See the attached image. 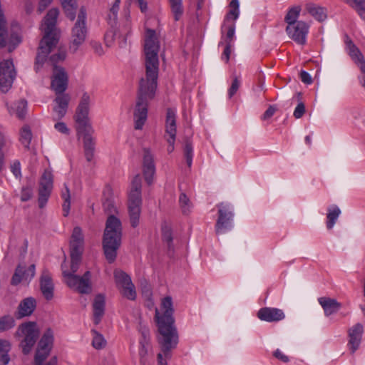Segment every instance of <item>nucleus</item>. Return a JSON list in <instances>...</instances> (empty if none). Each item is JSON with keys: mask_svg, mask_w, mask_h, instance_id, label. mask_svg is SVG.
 Instances as JSON below:
<instances>
[{"mask_svg": "<svg viewBox=\"0 0 365 365\" xmlns=\"http://www.w3.org/2000/svg\"><path fill=\"white\" fill-rule=\"evenodd\" d=\"M159 49L160 43L155 31L147 29L144 43L145 77L140 79L138 96L133 111L136 130L143 128L148 117V101L154 98L157 88Z\"/></svg>", "mask_w": 365, "mask_h": 365, "instance_id": "1", "label": "nucleus"}, {"mask_svg": "<svg viewBox=\"0 0 365 365\" xmlns=\"http://www.w3.org/2000/svg\"><path fill=\"white\" fill-rule=\"evenodd\" d=\"M161 312L155 309V319L161 336L158 339L161 353L158 354V365H167V359L171 357V351L178 342V335L174 326L173 301L170 297H165L161 302Z\"/></svg>", "mask_w": 365, "mask_h": 365, "instance_id": "2", "label": "nucleus"}, {"mask_svg": "<svg viewBox=\"0 0 365 365\" xmlns=\"http://www.w3.org/2000/svg\"><path fill=\"white\" fill-rule=\"evenodd\" d=\"M58 16V10L56 8L50 9L44 18L41 24L43 38L40 41L36 56V64H42L48 53H52L48 61L54 66L56 63L66 59V49L63 46H57L58 42V32L56 29V19Z\"/></svg>", "mask_w": 365, "mask_h": 365, "instance_id": "3", "label": "nucleus"}, {"mask_svg": "<svg viewBox=\"0 0 365 365\" xmlns=\"http://www.w3.org/2000/svg\"><path fill=\"white\" fill-rule=\"evenodd\" d=\"M103 207L109 216L103 234V249L107 261L113 263L121 243L122 225L120 220L114 215L117 210L110 188L108 187L103 191Z\"/></svg>", "mask_w": 365, "mask_h": 365, "instance_id": "4", "label": "nucleus"}, {"mask_svg": "<svg viewBox=\"0 0 365 365\" xmlns=\"http://www.w3.org/2000/svg\"><path fill=\"white\" fill-rule=\"evenodd\" d=\"M91 98L87 93L82 95L76 108L74 120L76 123L78 133H83L84 153L88 161H91L94 155L95 142L91 136L93 129L89 123V106Z\"/></svg>", "mask_w": 365, "mask_h": 365, "instance_id": "5", "label": "nucleus"}, {"mask_svg": "<svg viewBox=\"0 0 365 365\" xmlns=\"http://www.w3.org/2000/svg\"><path fill=\"white\" fill-rule=\"evenodd\" d=\"M40 331L34 322H26L19 324L14 333V338L19 342V346L24 355L29 354L37 339Z\"/></svg>", "mask_w": 365, "mask_h": 365, "instance_id": "6", "label": "nucleus"}, {"mask_svg": "<svg viewBox=\"0 0 365 365\" xmlns=\"http://www.w3.org/2000/svg\"><path fill=\"white\" fill-rule=\"evenodd\" d=\"M141 187V178L140 175H136L131 182L128 200L130 222L133 227H136L139 224L142 205Z\"/></svg>", "mask_w": 365, "mask_h": 365, "instance_id": "7", "label": "nucleus"}, {"mask_svg": "<svg viewBox=\"0 0 365 365\" xmlns=\"http://www.w3.org/2000/svg\"><path fill=\"white\" fill-rule=\"evenodd\" d=\"M53 343V333L51 329H48L42 335L38 343L34 356V365H57L56 356L51 357L48 361L43 364L44 361L50 355Z\"/></svg>", "mask_w": 365, "mask_h": 365, "instance_id": "8", "label": "nucleus"}, {"mask_svg": "<svg viewBox=\"0 0 365 365\" xmlns=\"http://www.w3.org/2000/svg\"><path fill=\"white\" fill-rule=\"evenodd\" d=\"M88 33L86 26V11L84 7L79 10L77 20L72 28L71 41L69 43L70 52L75 53L85 42Z\"/></svg>", "mask_w": 365, "mask_h": 365, "instance_id": "9", "label": "nucleus"}, {"mask_svg": "<svg viewBox=\"0 0 365 365\" xmlns=\"http://www.w3.org/2000/svg\"><path fill=\"white\" fill-rule=\"evenodd\" d=\"M61 269L65 282L70 288L76 289L81 294H88L91 292V273L90 271H86L81 277L73 274L66 269V262L61 264Z\"/></svg>", "mask_w": 365, "mask_h": 365, "instance_id": "10", "label": "nucleus"}, {"mask_svg": "<svg viewBox=\"0 0 365 365\" xmlns=\"http://www.w3.org/2000/svg\"><path fill=\"white\" fill-rule=\"evenodd\" d=\"M6 19L3 11L0 9V47H8L9 52L14 51L21 43V38L19 34V25L11 26L9 32L6 30Z\"/></svg>", "mask_w": 365, "mask_h": 365, "instance_id": "11", "label": "nucleus"}, {"mask_svg": "<svg viewBox=\"0 0 365 365\" xmlns=\"http://www.w3.org/2000/svg\"><path fill=\"white\" fill-rule=\"evenodd\" d=\"M130 22L128 17L120 22L118 27H110L104 36L106 46L109 47L117 43L119 47H124L126 45L127 37L130 33Z\"/></svg>", "mask_w": 365, "mask_h": 365, "instance_id": "12", "label": "nucleus"}, {"mask_svg": "<svg viewBox=\"0 0 365 365\" xmlns=\"http://www.w3.org/2000/svg\"><path fill=\"white\" fill-rule=\"evenodd\" d=\"M113 277L120 294L129 300H135L136 291L130 277L124 271L118 269L114 270Z\"/></svg>", "mask_w": 365, "mask_h": 365, "instance_id": "13", "label": "nucleus"}, {"mask_svg": "<svg viewBox=\"0 0 365 365\" xmlns=\"http://www.w3.org/2000/svg\"><path fill=\"white\" fill-rule=\"evenodd\" d=\"M16 77V71L11 60L0 62V91L6 93L11 88Z\"/></svg>", "mask_w": 365, "mask_h": 365, "instance_id": "14", "label": "nucleus"}, {"mask_svg": "<svg viewBox=\"0 0 365 365\" xmlns=\"http://www.w3.org/2000/svg\"><path fill=\"white\" fill-rule=\"evenodd\" d=\"M177 133L176 114L172 108H168L165 119V133L164 138L168 146L167 150L169 153L173 152L175 149V142Z\"/></svg>", "mask_w": 365, "mask_h": 365, "instance_id": "15", "label": "nucleus"}, {"mask_svg": "<svg viewBox=\"0 0 365 365\" xmlns=\"http://www.w3.org/2000/svg\"><path fill=\"white\" fill-rule=\"evenodd\" d=\"M68 86V76L61 66H54L51 76V88L55 94L66 93Z\"/></svg>", "mask_w": 365, "mask_h": 365, "instance_id": "16", "label": "nucleus"}, {"mask_svg": "<svg viewBox=\"0 0 365 365\" xmlns=\"http://www.w3.org/2000/svg\"><path fill=\"white\" fill-rule=\"evenodd\" d=\"M218 219L215 225V231L217 235L223 234L232 227V220L233 213L227 205L221 203L218 205Z\"/></svg>", "mask_w": 365, "mask_h": 365, "instance_id": "17", "label": "nucleus"}, {"mask_svg": "<svg viewBox=\"0 0 365 365\" xmlns=\"http://www.w3.org/2000/svg\"><path fill=\"white\" fill-rule=\"evenodd\" d=\"M71 99L69 93L55 94L52 104V116L54 120H61L66 115Z\"/></svg>", "mask_w": 365, "mask_h": 365, "instance_id": "18", "label": "nucleus"}, {"mask_svg": "<svg viewBox=\"0 0 365 365\" xmlns=\"http://www.w3.org/2000/svg\"><path fill=\"white\" fill-rule=\"evenodd\" d=\"M39 184L38 200L39 207L42 208L46 204L53 188V175L51 171H44Z\"/></svg>", "mask_w": 365, "mask_h": 365, "instance_id": "19", "label": "nucleus"}, {"mask_svg": "<svg viewBox=\"0 0 365 365\" xmlns=\"http://www.w3.org/2000/svg\"><path fill=\"white\" fill-rule=\"evenodd\" d=\"M308 31L309 25L303 21L287 25L286 28V32L288 36L300 45L306 43V38Z\"/></svg>", "mask_w": 365, "mask_h": 365, "instance_id": "20", "label": "nucleus"}, {"mask_svg": "<svg viewBox=\"0 0 365 365\" xmlns=\"http://www.w3.org/2000/svg\"><path fill=\"white\" fill-rule=\"evenodd\" d=\"M364 333V326L357 323L348 330V346L351 354H354L360 346Z\"/></svg>", "mask_w": 365, "mask_h": 365, "instance_id": "21", "label": "nucleus"}, {"mask_svg": "<svg viewBox=\"0 0 365 365\" xmlns=\"http://www.w3.org/2000/svg\"><path fill=\"white\" fill-rule=\"evenodd\" d=\"M35 264H31L28 268L24 266L19 265L16 267V271L11 278V284L17 285L21 282H30L35 275Z\"/></svg>", "mask_w": 365, "mask_h": 365, "instance_id": "22", "label": "nucleus"}, {"mask_svg": "<svg viewBox=\"0 0 365 365\" xmlns=\"http://www.w3.org/2000/svg\"><path fill=\"white\" fill-rule=\"evenodd\" d=\"M143 172L145 180L148 185H151L155 173V167L153 155L148 149L143 150Z\"/></svg>", "mask_w": 365, "mask_h": 365, "instance_id": "23", "label": "nucleus"}, {"mask_svg": "<svg viewBox=\"0 0 365 365\" xmlns=\"http://www.w3.org/2000/svg\"><path fill=\"white\" fill-rule=\"evenodd\" d=\"M70 253L83 255L84 250V235L80 227H75L73 230L70 242Z\"/></svg>", "mask_w": 365, "mask_h": 365, "instance_id": "24", "label": "nucleus"}, {"mask_svg": "<svg viewBox=\"0 0 365 365\" xmlns=\"http://www.w3.org/2000/svg\"><path fill=\"white\" fill-rule=\"evenodd\" d=\"M40 288L43 297L47 300L53 297L54 285L51 274L47 269H43L40 277Z\"/></svg>", "mask_w": 365, "mask_h": 365, "instance_id": "25", "label": "nucleus"}, {"mask_svg": "<svg viewBox=\"0 0 365 365\" xmlns=\"http://www.w3.org/2000/svg\"><path fill=\"white\" fill-rule=\"evenodd\" d=\"M257 317L263 321L272 322H278L284 318V314L282 309L277 308L264 307L258 311Z\"/></svg>", "mask_w": 365, "mask_h": 365, "instance_id": "26", "label": "nucleus"}, {"mask_svg": "<svg viewBox=\"0 0 365 365\" xmlns=\"http://www.w3.org/2000/svg\"><path fill=\"white\" fill-rule=\"evenodd\" d=\"M36 307V300L32 297H28L23 299L18 307L16 314L17 319H22L25 317L31 315Z\"/></svg>", "mask_w": 365, "mask_h": 365, "instance_id": "27", "label": "nucleus"}, {"mask_svg": "<svg viewBox=\"0 0 365 365\" xmlns=\"http://www.w3.org/2000/svg\"><path fill=\"white\" fill-rule=\"evenodd\" d=\"M318 302L323 308L324 314L327 317L336 313L341 307V303L336 299L330 297H320L318 299Z\"/></svg>", "mask_w": 365, "mask_h": 365, "instance_id": "28", "label": "nucleus"}, {"mask_svg": "<svg viewBox=\"0 0 365 365\" xmlns=\"http://www.w3.org/2000/svg\"><path fill=\"white\" fill-rule=\"evenodd\" d=\"M347 52L352 59V61L359 66H363L365 65V60L363 54L353 41L346 37L345 41Z\"/></svg>", "mask_w": 365, "mask_h": 365, "instance_id": "29", "label": "nucleus"}, {"mask_svg": "<svg viewBox=\"0 0 365 365\" xmlns=\"http://www.w3.org/2000/svg\"><path fill=\"white\" fill-rule=\"evenodd\" d=\"M93 322L95 324H98L101 321L105 312V298L103 295H97L93 303Z\"/></svg>", "mask_w": 365, "mask_h": 365, "instance_id": "30", "label": "nucleus"}, {"mask_svg": "<svg viewBox=\"0 0 365 365\" xmlns=\"http://www.w3.org/2000/svg\"><path fill=\"white\" fill-rule=\"evenodd\" d=\"M305 9L309 14L319 21H322L327 18L325 9L315 4L308 3L306 4Z\"/></svg>", "mask_w": 365, "mask_h": 365, "instance_id": "31", "label": "nucleus"}, {"mask_svg": "<svg viewBox=\"0 0 365 365\" xmlns=\"http://www.w3.org/2000/svg\"><path fill=\"white\" fill-rule=\"evenodd\" d=\"M26 108L27 101L21 99L9 107V110L11 115H15L18 118L23 119L26 114Z\"/></svg>", "mask_w": 365, "mask_h": 365, "instance_id": "32", "label": "nucleus"}, {"mask_svg": "<svg viewBox=\"0 0 365 365\" xmlns=\"http://www.w3.org/2000/svg\"><path fill=\"white\" fill-rule=\"evenodd\" d=\"M32 139V133L29 125H24L19 133V140L26 150L30 149V143Z\"/></svg>", "mask_w": 365, "mask_h": 365, "instance_id": "33", "label": "nucleus"}, {"mask_svg": "<svg viewBox=\"0 0 365 365\" xmlns=\"http://www.w3.org/2000/svg\"><path fill=\"white\" fill-rule=\"evenodd\" d=\"M175 21H179L184 13L182 0H168Z\"/></svg>", "mask_w": 365, "mask_h": 365, "instance_id": "34", "label": "nucleus"}, {"mask_svg": "<svg viewBox=\"0 0 365 365\" xmlns=\"http://www.w3.org/2000/svg\"><path fill=\"white\" fill-rule=\"evenodd\" d=\"M179 207L182 213L184 215H188L192 209V203L189 199V197L184 192H181L179 196Z\"/></svg>", "mask_w": 365, "mask_h": 365, "instance_id": "35", "label": "nucleus"}, {"mask_svg": "<svg viewBox=\"0 0 365 365\" xmlns=\"http://www.w3.org/2000/svg\"><path fill=\"white\" fill-rule=\"evenodd\" d=\"M61 1L67 17L72 21L74 20L77 9L76 0H61Z\"/></svg>", "mask_w": 365, "mask_h": 365, "instance_id": "36", "label": "nucleus"}, {"mask_svg": "<svg viewBox=\"0 0 365 365\" xmlns=\"http://www.w3.org/2000/svg\"><path fill=\"white\" fill-rule=\"evenodd\" d=\"M16 326V321L13 316L7 314L0 317V333L8 331Z\"/></svg>", "mask_w": 365, "mask_h": 365, "instance_id": "37", "label": "nucleus"}, {"mask_svg": "<svg viewBox=\"0 0 365 365\" xmlns=\"http://www.w3.org/2000/svg\"><path fill=\"white\" fill-rule=\"evenodd\" d=\"M340 213L341 210L337 206L334 205L328 209L327 227L329 230L334 227Z\"/></svg>", "mask_w": 365, "mask_h": 365, "instance_id": "38", "label": "nucleus"}, {"mask_svg": "<svg viewBox=\"0 0 365 365\" xmlns=\"http://www.w3.org/2000/svg\"><path fill=\"white\" fill-rule=\"evenodd\" d=\"M354 8L359 16L365 21V0H344Z\"/></svg>", "mask_w": 365, "mask_h": 365, "instance_id": "39", "label": "nucleus"}, {"mask_svg": "<svg viewBox=\"0 0 365 365\" xmlns=\"http://www.w3.org/2000/svg\"><path fill=\"white\" fill-rule=\"evenodd\" d=\"M301 8L299 6L290 8L285 16L284 21L287 25L298 23L297 19L299 16Z\"/></svg>", "mask_w": 365, "mask_h": 365, "instance_id": "40", "label": "nucleus"}, {"mask_svg": "<svg viewBox=\"0 0 365 365\" xmlns=\"http://www.w3.org/2000/svg\"><path fill=\"white\" fill-rule=\"evenodd\" d=\"M70 268L68 269L66 265V267L68 270V272L72 273L73 274H76V272H77V271L78 270L80 264L81 263L82 255L77 253H70Z\"/></svg>", "mask_w": 365, "mask_h": 365, "instance_id": "41", "label": "nucleus"}, {"mask_svg": "<svg viewBox=\"0 0 365 365\" xmlns=\"http://www.w3.org/2000/svg\"><path fill=\"white\" fill-rule=\"evenodd\" d=\"M65 188L61 192V197L63 200V215L66 217L69 214L70 206H71V195L68 187L66 185H64Z\"/></svg>", "mask_w": 365, "mask_h": 365, "instance_id": "42", "label": "nucleus"}, {"mask_svg": "<svg viewBox=\"0 0 365 365\" xmlns=\"http://www.w3.org/2000/svg\"><path fill=\"white\" fill-rule=\"evenodd\" d=\"M120 0H115L113 6L109 10L107 20L108 23L110 25V27L115 26L116 24L117 15L119 9V4Z\"/></svg>", "mask_w": 365, "mask_h": 365, "instance_id": "43", "label": "nucleus"}, {"mask_svg": "<svg viewBox=\"0 0 365 365\" xmlns=\"http://www.w3.org/2000/svg\"><path fill=\"white\" fill-rule=\"evenodd\" d=\"M91 332L93 334L92 346L96 349H103L107 344L103 336L96 330H92Z\"/></svg>", "mask_w": 365, "mask_h": 365, "instance_id": "44", "label": "nucleus"}, {"mask_svg": "<svg viewBox=\"0 0 365 365\" xmlns=\"http://www.w3.org/2000/svg\"><path fill=\"white\" fill-rule=\"evenodd\" d=\"M230 8V11L227 13L225 21L233 19L234 21L237 20L240 15V4L238 0H232L229 4Z\"/></svg>", "mask_w": 365, "mask_h": 365, "instance_id": "45", "label": "nucleus"}, {"mask_svg": "<svg viewBox=\"0 0 365 365\" xmlns=\"http://www.w3.org/2000/svg\"><path fill=\"white\" fill-rule=\"evenodd\" d=\"M139 344L140 364L141 365H145L148 359V354L150 347V343H144V341H139Z\"/></svg>", "mask_w": 365, "mask_h": 365, "instance_id": "46", "label": "nucleus"}, {"mask_svg": "<svg viewBox=\"0 0 365 365\" xmlns=\"http://www.w3.org/2000/svg\"><path fill=\"white\" fill-rule=\"evenodd\" d=\"M184 156L186 160V163L189 168L192 165L193 148L192 144L187 141L184 147Z\"/></svg>", "mask_w": 365, "mask_h": 365, "instance_id": "47", "label": "nucleus"}, {"mask_svg": "<svg viewBox=\"0 0 365 365\" xmlns=\"http://www.w3.org/2000/svg\"><path fill=\"white\" fill-rule=\"evenodd\" d=\"M10 170L16 178H21V168L19 160H16L12 162L10 165Z\"/></svg>", "mask_w": 365, "mask_h": 365, "instance_id": "48", "label": "nucleus"}, {"mask_svg": "<svg viewBox=\"0 0 365 365\" xmlns=\"http://www.w3.org/2000/svg\"><path fill=\"white\" fill-rule=\"evenodd\" d=\"M162 235L163 240L167 242L168 246H170V244L173 241V236L171 229L168 225H164L162 227Z\"/></svg>", "mask_w": 365, "mask_h": 365, "instance_id": "49", "label": "nucleus"}, {"mask_svg": "<svg viewBox=\"0 0 365 365\" xmlns=\"http://www.w3.org/2000/svg\"><path fill=\"white\" fill-rule=\"evenodd\" d=\"M240 86V81L237 78V77L235 76L232 81L231 87L229 89L228 94H229L230 98L232 97L235 94V93L237 91Z\"/></svg>", "mask_w": 365, "mask_h": 365, "instance_id": "50", "label": "nucleus"}, {"mask_svg": "<svg viewBox=\"0 0 365 365\" xmlns=\"http://www.w3.org/2000/svg\"><path fill=\"white\" fill-rule=\"evenodd\" d=\"M90 44L93 49L94 53L98 56H102L104 53L103 46L100 42L91 41Z\"/></svg>", "mask_w": 365, "mask_h": 365, "instance_id": "51", "label": "nucleus"}, {"mask_svg": "<svg viewBox=\"0 0 365 365\" xmlns=\"http://www.w3.org/2000/svg\"><path fill=\"white\" fill-rule=\"evenodd\" d=\"M33 195V190L31 187H24L21 190V200L24 202L27 201L31 198Z\"/></svg>", "mask_w": 365, "mask_h": 365, "instance_id": "52", "label": "nucleus"}, {"mask_svg": "<svg viewBox=\"0 0 365 365\" xmlns=\"http://www.w3.org/2000/svg\"><path fill=\"white\" fill-rule=\"evenodd\" d=\"M140 332L141 334V339L139 341H144V343L150 342V331L149 329L146 327H142L140 329Z\"/></svg>", "mask_w": 365, "mask_h": 365, "instance_id": "53", "label": "nucleus"}, {"mask_svg": "<svg viewBox=\"0 0 365 365\" xmlns=\"http://www.w3.org/2000/svg\"><path fill=\"white\" fill-rule=\"evenodd\" d=\"M11 349V344L8 340L0 339V354L9 353Z\"/></svg>", "mask_w": 365, "mask_h": 365, "instance_id": "54", "label": "nucleus"}, {"mask_svg": "<svg viewBox=\"0 0 365 365\" xmlns=\"http://www.w3.org/2000/svg\"><path fill=\"white\" fill-rule=\"evenodd\" d=\"M304 113H305V106H304V104L301 102L296 107L293 115L296 118H300L304 114Z\"/></svg>", "mask_w": 365, "mask_h": 365, "instance_id": "55", "label": "nucleus"}, {"mask_svg": "<svg viewBox=\"0 0 365 365\" xmlns=\"http://www.w3.org/2000/svg\"><path fill=\"white\" fill-rule=\"evenodd\" d=\"M54 128L58 132L63 134H68L69 129L67 128L66 125L63 122H58L54 125Z\"/></svg>", "mask_w": 365, "mask_h": 365, "instance_id": "56", "label": "nucleus"}, {"mask_svg": "<svg viewBox=\"0 0 365 365\" xmlns=\"http://www.w3.org/2000/svg\"><path fill=\"white\" fill-rule=\"evenodd\" d=\"M274 356L277 359L282 361L284 363H287L289 361V357L282 353L279 349H277L274 354Z\"/></svg>", "mask_w": 365, "mask_h": 365, "instance_id": "57", "label": "nucleus"}, {"mask_svg": "<svg viewBox=\"0 0 365 365\" xmlns=\"http://www.w3.org/2000/svg\"><path fill=\"white\" fill-rule=\"evenodd\" d=\"M277 109L274 106H270L267 110L264 113L262 119L267 120L270 118L276 112Z\"/></svg>", "mask_w": 365, "mask_h": 365, "instance_id": "58", "label": "nucleus"}, {"mask_svg": "<svg viewBox=\"0 0 365 365\" xmlns=\"http://www.w3.org/2000/svg\"><path fill=\"white\" fill-rule=\"evenodd\" d=\"M235 24H232V25L228 26L227 32V42H230V43H231V41L235 35Z\"/></svg>", "mask_w": 365, "mask_h": 365, "instance_id": "59", "label": "nucleus"}, {"mask_svg": "<svg viewBox=\"0 0 365 365\" xmlns=\"http://www.w3.org/2000/svg\"><path fill=\"white\" fill-rule=\"evenodd\" d=\"M231 53V43L230 42H227L226 46L225 48V50L223 51L222 58L225 59L226 62H228L230 59V56Z\"/></svg>", "mask_w": 365, "mask_h": 365, "instance_id": "60", "label": "nucleus"}, {"mask_svg": "<svg viewBox=\"0 0 365 365\" xmlns=\"http://www.w3.org/2000/svg\"><path fill=\"white\" fill-rule=\"evenodd\" d=\"M300 78L302 81L304 83L310 84L312 82L311 76L306 71H302L300 73Z\"/></svg>", "mask_w": 365, "mask_h": 365, "instance_id": "61", "label": "nucleus"}, {"mask_svg": "<svg viewBox=\"0 0 365 365\" xmlns=\"http://www.w3.org/2000/svg\"><path fill=\"white\" fill-rule=\"evenodd\" d=\"M9 141L2 135H0V153L4 154V148L7 146Z\"/></svg>", "mask_w": 365, "mask_h": 365, "instance_id": "62", "label": "nucleus"}, {"mask_svg": "<svg viewBox=\"0 0 365 365\" xmlns=\"http://www.w3.org/2000/svg\"><path fill=\"white\" fill-rule=\"evenodd\" d=\"M0 354V365H7L10 361V357L8 353H2Z\"/></svg>", "mask_w": 365, "mask_h": 365, "instance_id": "63", "label": "nucleus"}, {"mask_svg": "<svg viewBox=\"0 0 365 365\" xmlns=\"http://www.w3.org/2000/svg\"><path fill=\"white\" fill-rule=\"evenodd\" d=\"M360 71L362 73L361 76H359V81L361 85L365 88V65H363V66L359 67Z\"/></svg>", "mask_w": 365, "mask_h": 365, "instance_id": "64", "label": "nucleus"}]
</instances>
